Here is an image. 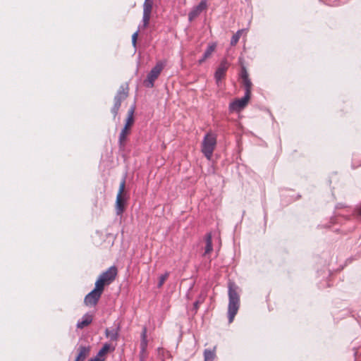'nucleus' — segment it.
<instances>
[{"label":"nucleus","mask_w":361,"mask_h":361,"mask_svg":"<svg viewBox=\"0 0 361 361\" xmlns=\"http://www.w3.org/2000/svg\"><path fill=\"white\" fill-rule=\"evenodd\" d=\"M228 318L229 324L232 323L240 307V295L238 293V286L233 281L228 283Z\"/></svg>","instance_id":"nucleus-1"},{"label":"nucleus","mask_w":361,"mask_h":361,"mask_svg":"<svg viewBox=\"0 0 361 361\" xmlns=\"http://www.w3.org/2000/svg\"><path fill=\"white\" fill-rule=\"evenodd\" d=\"M216 145V137L212 133H207L202 143V152L207 159L210 160Z\"/></svg>","instance_id":"nucleus-2"},{"label":"nucleus","mask_w":361,"mask_h":361,"mask_svg":"<svg viewBox=\"0 0 361 361\" xmlns=\"http://www.w3.org/2000/svg\"><path fill=\"white\" fill-rule=\"evenodd\" d=\"M128 95V85H122L114 97V104L111 109V113L116 117L118 115L121 102L125 100Z\"/></svg>","instance_id":"nucleus-3"},{"label":"nucleus","mask_w":361,"mask_h":361,"mask_svg":"<svg viewBox=\"0 0 361 361\" xmlns=\"http://www.w3.org/2000/svg\"><path fill=\"white\" fill-rule=\"evenodd\" d=\"M163 68L164 64L161 62H158L155 66L152 68L148 73L147 79L144 81V84L147 87L152 88L154 87V82L158 78Z\"/></svg>","instance_id":"nucleus-4"},{"label":"nucleus","mask_w":361,"mask_h":361,"mask_svg":"<svg viewBox=\"0 0 361 361\" xmlns=\"http://www.w3.org/2000/svg\"><path fill=\"white\" fill-rule=\"evenodd\" d=\"M125 185H126V179L123 178L119 186L118 192L116 196V212L117 215H121L123 214L125 209V204H126V199L124 198L123 194L125 190Z\"/></svg>","instance_id":"nucleus-5"},{"label":"nucleus","mask_w":361,"mask_h":361,"mask_svg":"<svg viewBox=\"0 0 361 361\" xmlns=\"http://www.w3.org/2000/svg\"><path fill=\"white\" fill-rule=\"evenodd\" d=\"M208 7V2L207 0H202L200 4L195 6H194L190 13H188V20L189 21H192L197 17H198L200 13L206 11Z\"/></svg>","instance_id":"nucleus-6"},{"label":"nucleus","mask_w":361,"mask_h":361,"mask_svg":"<svg viewBox=\"0 0 361 361\" xmlns=\"http://www.w3.org/2000/svg\"><path fill=\"white\" fill-rule=\"evenodd\" d=\"M228 67L229 63L226 59H224L221 61L219 66L216 68L214 73V78L216 84H219L221 82V80L225 77L226 72L228 70Z\"/></svg>","instance_id":"nucleus-7"},{"label":"nucleus","mask_w":361,"mask_h":361,"mask_svg":"<svg viewBox=\"0 0 361 361\" xmlns=\"http://www.w3.org/2000/svg\"><path fill=\"white\" fill-rule=\"evenodd\" d=\"M250 96L245 94V96L240 99H235L231 102L229 105V109L231 111H239L247 105Z\"/></svg>","instance_id":"nucleus-8"},{"label":"nucleus","mask_w":361,"mask_h":361,"mask_svg":"<svg viewBox=\"0 0 361 361\" xmlns=\"http://www.w3.org/2000/svg\"><path fill=\"white\" fill-rule=\"evenodd\" d=\"M102 293L99 291L92 290L85 298L84 302L87 306H94L99 301Z\"/></svg>","instance_id":"nucleus-9"},{"label":"nucleus","mask_w":361,"mask_h":361,"mask_svg":"<svg viewBox=\"0 0 361 361\" xmlns=\"http://www.w3.org/2000/svg\"><path fill=\"white\" fill-rule=\"evenodd\" d=\"M117 274V269L115 267H109L106 271L103 272L99 276L104 279V281L109 284L113 281Z\"/></svg>","instance_id":"nucleus-10"},{"label":"nucleus","mask_w":361,"mask_h":361,"mask_svg":"<svg viewBox=\"0 0 361 361\" xmlns=\"http://www.w3.org/2000/svg\"><path fill=\"white\" fill-rule=\"evenodd\" d=\"M120 326L118 325L114 329H106L105 335L106 337L109 338L112 341H116L119 337Z\"/></svg>","instance_id":"nucleus-11"},{"label":"nucleus","mask_w":361,"mask_h":361,"mask_svg":"<svg viewBox=\"0 0 361 361\" xmlns=\"http://www.w3.org/2000/svg\"><path fill=\"white\" fill-rule=\"evenodd\" d=\"M90 346H80L78 348V355H77L75 361H85L90 355Z\"/></svg>","instance_id":"nucleus-12"},{"label":"nucleus","mask_w":361,"mask_h":361,"mask_svg":"<svg viewBox=\"0 0 361 361\" xmlns=\"http://www.w3.org/2000/svg\"><path fill=\"white\" fill-rule=\"evenodd\" d=\"M129 133L130 129H127L126 127H123L121 130L118 137V145L121 149H123L125 147L127 135Z\"/></svg>","instance_id":"nucleus-13"},{"label":"nucleus","mask_w":361,"mask_h":361,"mask_svg":"<svg viewBox=\"0 0 361 361\" xmlns=\"http://www.w3.org/2000/svg\"><path fill=\"white\" fill-rule=\"evenodd\" d=\"M92 322V317L89 314H85L80 321H78L76 326L78 329H83L90 324Z\"/></svg>","instance_id":"nucleus-14"},{"label":"nucleus","mask_w":361,"mask_h":361,"mask_svg":"<svg viewBox=\"0 0 361 361\" xmlns=\"http://www.w3.org/2000/svg\"><path fill=\"white\" fill-rule=\"evenodd\" d=\"M134 111H135L134 107H131L128 112V117L126 118V123L124 126V127H126L127 129H130V126L134 123V118H133Z\"/></svg>","instance_id":"nucleus-15"},{"label":"nucleus","mask_w":361,"mask_h":361,"mask_svg":"<svg viewBox=\"0 0 361 361\" xmlns=\"http://www.w3.org/2000/svg\"><path fill=\"white\" fill-rule=\"evenodd\" d=\"M205 243H206V245H205V251L204 253V255L207 254H209L210 252L212 251V249H213L211 233H207L205 235Z\"/></svg>","instance_id":"nucleus-16"},{"label":"nucleus","mask_w":361,"mask_h":361,"mask_svg":"<svg viewBox=\"0 0 361 361\" xmlns=\"http://www.w3.org/2000/svg\"><path fill=\"white\" fill-rule=\"evenodd\" d=\"M106 283L104 281V279H102L100 276L99 277V279L97 280V281L95 282V288H94V290H97V291H99L100 293L102 294V292L104 290V285L106 284Z\"/></svg>","instance_id":"nucleus-17"},{"label":"nucleus","mask_w":361,"mask_h":361,"mask_svg":"<svg viewBox=\"0 0 361 361\" xmlns=\"http://www.w3.org/2000/svg\"><path fill=\"white\" fill-rule=\"evenodd\" d=\"M115 347H111L110 344L104 343L102 348L99 350L97 355L102 357H103L105 354H106L109 350H114Z\"/></svg>","instance_id":"nucleus-18"},{"label":"nucleus","mask_w":361,"mask_h":361,"mask_svg":"<svg viewBox=\"0 0 361 361\" xmlns=\"http://www.w3.org/2000/svg\"><path fill=\"white\" fill-rule=\"evenodd\" d=\"M146 333H147V331H146V329L145 328L143 329L142 335H141V337H142V340H141V343H140L141 353H144V352L145 351L147 346Z\"/></svg>","instance_id":"nucleus-19"},{"label":"nucleus","mask_w":361,"mask_h":361,"mask_svg":"<svg viewBox=\"0 0 361 361\" xmlns=\"http://www.w3.org/2000/svg\"><path fill=\"white\" fill-rule=\"evenodd\" d=\"M215 357L214 350L205 349L204 351V361H214Z\"/></svg>","instance_id":"nucleus-20"},{"label":"nucleus","mask_w":361,"mask_h":361,"mask_svg":"<svg viewBox=\"0 0 361 361\" xmlns=\"http://www.w3.org/2000/svg\"><path fill=\"white\" fill-rule=\"evenodd\" d=\"M216 44L215 43H212L209 44L203 54V56H204V59H208L212 56V53L216 49Z\"/></svg>","instance_id":"nucleus-21"},{"label":"nucleus","mask_w":361,"mask_h":361,"mask_svg":"<svg viewBox=\"0 0 361 361\" xmlns=\"http://www.w3.org/2000/svg\"><path fill=\"white\" fill-rule=\"evenodd\" d=\"M243 83L245 87V94L249 95L250 97L251 94V88H252V82L250 79L243 80Z\"/></svg>","instance_id":"nucleus-22"},{"label":"nucleus","mask_w":361,"mask_h":361,"mask_svg":"<svg viewBox=\"0 0 361 361\" xmlns=\"http://www.w3.org/2000/svg\"><path fill=\"white\" fill-rule=\"evenodd\" d=\"M205 298H206V294L204 293H201L200 295H199L197 300L194 302L193 307L196 311L199 308L200 305H201L202 303L204 302Z\"/></svg>","instance_id":"nucleus-23"},{"label":"nucleus","mask_w":361,"mask_h":361,"mask_svg":"<svg viewBox=\"0 0 361 361\" xmlns=\"http://www.w3.org/2000/svg\"><path fill=\"white\" fill-rule=\"evenodd\" d=\"M244 31V30H239L236 32L235 34H234L231 39V45L235 46L238 42L239 41V39L240 38V36L242 35V32Z\"/></svg>","instance_id":"nucleus-24"},{"label":"nucleus","mask_w":361,"mask_h":361,"mask_svg":"<svg viewBox=\"0 0 361 361\" xmlns=\"http://www.w3.org/2000/svg\"><path fill=\"white\" fill-rule=\"evenodd\" d=\"M152 9V1L150 0H145L143 5V13L151 14Z\"/></svg>","instance_id":"nucleus-25"},{"label":"nucleus","mask_w":361,"mask_h":361,"mask_svg":"<svg viewBox=\"0 0 361 361\" xmlns=\"http://www.w3.org/2000/svg\"><path fill=\"white\" fill-rule=\"evenodd\" d=\"M150 15L151 14L143 13V16H142L143 27H146L148 25L149 19H150Z\"/></svg>","instance_id":"nucleus-26"},{"label":"nucleus","mask_w":361,"mask_h":361,"mask_svg":"<svg viewBox=\"0 0 361 361\" xmlns=\"http://www.w3.org/2000/svg\"><path fill=\"white\" fill-rule=\"evenodd\" d=\"M169 276V274L168 273H166L164 274H162L159 277V283H158V287L160 288L163 286V284L164 283L165 281L167 279Z\"/></svg>","instance_id":"nucleus-27"},{"label":"nucleus","mask_w":361,"mask_h":361,"mask_svg":"<svg viewBox=\"0 0 361 361\" xmlns=\"http://www.w3.org/2000/svg\"><path fill=\"white\" fill-rule=\"evenodd\" d=\"M240 77H241L242 80L249 79L247 72L245 68H244V67L242 68Z\"/></svg>","instance_id":"nucleus-28"},{"label":"nucleus","mask_w":361,"mask_h":361,"mask_svg":"<svg viewBox=\"0 0 361 361\" xmlns=\"http://www.w3.org/2000/svg\"><path fill=\"white\" fill-rule=\"evenodd\" d=\"M138 32L139 30L136 31L132 36V44L133 45V47H136V44H137V35H138Z\"/></svg>","instance_id":"nucleus-29"},{"label":"nucleus","mask_w":361,"mask_h":361,"mask_svg":"<svg viewBox=\"0 0 361 361\" xmlns=\"http://www.w3.org/2000/svg\"><path fill=\"white\" fill-rule=\"evenodd\" d=\"M89 361H104V358L97 355L94 357L90 359Z\"/></svg>","instance_id":"nucleus-30"},{"label":"nucleus","mask_w":361,"mask_h":361,"mask_svg":"<svg viewBox=\"0 0 361 361\" xmlns=\"http://www.w3.org/2000/svg\"><path fill=\"white\" fill-rule=\"evenodd\" d=\"M207 59H204V56H202V57L198 61L199 64H202L203 62H204Z\"/></svg>","instance_id":"nucleus-31"},{"label":"nucleus","mask_w":361,"mask_h":361,"mask_svg":"<svg viewBox=\"0 0 361 361\" xmlns=\"http://www.w3.org/2000/svg\"><path fill=\"white\" fill-rule=\"evenodd\" d=\"M357 214L359 216H361V207H360L359 209H357Z\"/></svg>","instance_id":"nucleus-32"},{"label":"nucleus","mask_w":361,"mask_h":361,"mask_svg":"<svg viewBox=\"0 0 361 361\" xmlns=\"http://www.w3.org/2000/svg\"><path fill=\"white\" fill-rule=\"evenodd\" d=\"M140 361H144V358H143V357H142V356H141V357H140Z\"/></svg>","instance_id":"nucleus-33"}]
</instances>
